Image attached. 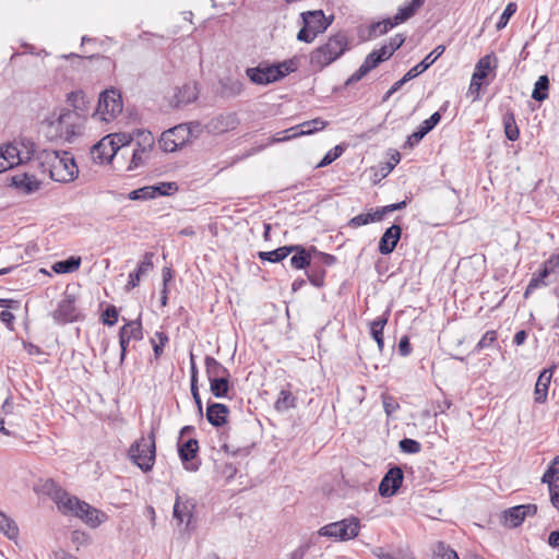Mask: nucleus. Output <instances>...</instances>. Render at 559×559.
I'll list each match as a JSON object with an SVG mask.
<instances>
[{
	"label": "nucleus",
	"instance_id": "obj_1",
	"mask_svg": "<svg viewBox=\"0 0 559 559\" xmlns=\"http://www.w3.org/2000/svg\"><path fill=\"white\" fill-rule=\"evenodd\" d=\"M47 492L52 496L56 501L58 509L66 515H74L81 519L91 527H97L102 524L105 516L104 513L99 512L96 508L90 506L87 502L80 500L79 498L69 495L61 488H59L53 480L49 479L45 484Z\"/></svg>",
	"mask_w": 559,
	"mask_h": 559
},
{
	"label": "nucleus",
	"instance_id": "obj_2",
	"mask_svg": "<svg viewBox=\"0 0 559 559\" xmlns=\"http://www.w3.org/2000/svg\"><path fill=\"white\" fill-rule=\"evenodd\" d=\"M37 159L53 181L71 182L79 175L78 165L70 152L43 150L37 154Z\"/></svg>",
	"mask_w": 559,
	"mask_h": 559
},
{
	"label": "nucleus",
	"instance_id": "obj_3",
	"mask_svg": "<svg viewBox=\"0 0 559 559\" xmlns=\"http://www.w3.org/2000/svg\"><path fill=\"white\" fill-rule=\"evenodd\" d=\"M45 122L46 136L51 141L72 142L82 132V117L69 109H63L56 118H48Z\"/></svg>",
	"mask_w": 559,
	"mask_h": 559
},
{
	"label": "nucleus",
	"instance_id": "obj_4",
	"mask_svg": "<svg viewBox=\"0 0 559 559\" xmlns=\"http://www.w3.org/2000/svg\"><path fill=\"white\" fill-rule=\"evenodd\" d=\"M348 49V38L344 33L332 35L328 41L311 52V64L323 68L338 59Z\"/></svg>",
	"mask_w": 559,
	"mask_h": 559
},
{
	"label": "nucleus",
	"instance_id": "obj_5",
	"mask_svg": "<svg viewBox=\"0 0 559 559\" xmlns=\"http://www.w3.org/2000/svg\"><path fill=\"white\" fill-rule=\"evenodd\" d=\"M155 456L156 447L153 432L135 441L129 449L130 460L145 473L152 471Z\"/></svg>",
	"mask_w": 559,
	"mask_h": 559
},
{
	"label": "nucleus",
	"instance_id": "obj_6",
	"mask_svg": "<svg viewBox=\"0 0 559 559\" xmlns=\"http://www.w3.org/2000/svg\"><path fill=\"white\" fill-rule=\"evenodd\" d=\"M360 530L359 520L355 516L330 523L319 530V535L349 540L358 536Z\"/></svg>",
	"mask_w": 559,
	"mask_h": 559
},
{
	"label": "nucleus",
	"instance_id": "obj_7",
	"mask_svg": "<svg viewBox=\"0 0 559 559\" xmlns=\"http://www.w3.org/2000/svg\"><path fill=\"white\" fill-rule=\"evenodd\" d=\"M121 94L116 88L106 90L99 96L98 106L94 116H99L104 121H110L122 111Z\"/></svg>",
	"mask_w": 559,
	"mask_h": 559
},
{
	"label": "nucleus",
	"instance_id": "obj_8",
	"mask_svg": "<svg viewBox=\"0 0 559 559\" xmlns=\"http://www.w3.org/2000/svg\"><path fill=\"white\" fill-rule=\"evenodd\" d=\"M190 138V129L186 124H178L164 131L158 141L159 147L167 153L181 148Z\"/></svg>",
	"mask_w": 559,
	"mask_h": 559
},
{
	"label": "nucleus",
	"instance_id": "obj_9",
	"mask_svg": "<svg viewBox=\"0 0 559 559\" xmlns=\"http://www.w3.org/2000/svg\"><path fill=\"white\" fill-rule=\"evenodd\" d=\"M195 500L193 498H183L179 495H177L175 504H174V511L173 515L174 519L177 521L178 525H185L186 531H191L194 528L192 525L193 518H194V511H195Z\"/></svg>",
	"mask_w": 559,
	"mask_h": 559
},
{
	"label": "nucleus",
	"instance_id": "obj_10",
	"mask_svg": "<svg viewBox=\"0 0 559 559\" xmlns=\"http://www.w3.org/2000/svg\"><path fill=\"white\" fill-rule=\"evenodd\" d=\"M52 318L58 324H66L81 319L80 311L75 307V297L66 294L59 301L57 309L52 312Z\"/></svg>",
	"mask_w": 559,
	"mask_h": 559
},
{
	"label": "nucleus",
	"instance_id": "obj_11",
	"mask_svg": "<svg viewBox=\"0 0 559 559\" xmlns=\"http://www.w3.org/2000/svg\"><path fill=\"white\" fill-rule=\"evenodd\" d=\"M537 512L536 504H520L503 511L501 514V523L510 528L518 527L523 523L525 518L533 516Z\"/></svg>",
	"mask_w": 559,
	"mask_h": 559
},
{
	"label": "nucleus",
	"instance_id": "obj_12",
	"mask_svg": "<svg viewBox=\"0 0 559 559\" xmlns=\"http://www.w3.org/2000/svg\"><path fill=\"white\" fill-rule=\"evenodd\" d=\"M143 338V329L140 320L127 322L119 331V344L121 348L120 362L124 361L128 344L131 340L141 341Z\"/></svg>",
	"mask_w": 559,
	"mask_h": 559
},
{
	"label": "nucleus",
	"instance_id": "obj_13",
	"mask_svg": "<svg viewBox=\"0 0 559 559\" xmlns=\"http://www.w3.org/2000/svg\"><path fill=\"white\" fill-rule=\"evenodd\" d=\"M120 146L107 135L94 144L91 148V155L95 163L104 164L109 163L117 154Z\"/></svg>",
	"mask_w": 559,
	"mask_h": 559
},
{
	"label": "nucleus",
	"instance_id": "obj_14",
	"mask_svg": "<svg viewBox=\"0 0 559 559\" xmlns=\"http://www.w3.org/2000/svg\"><path fill=\"white\" fill-rule=\"evenodd\" d=\"M404 479V474L401 467L393 466L391 467L385 475L383 476L380 485H379V493L382 497H391L396 493V491L402 486Z\"/></svg>",
	"mask_w": 559,
	"mask_h": 559
},
{
	"label": "nucleus",
	"instance_id": "obj_15",
	"mask_svg": "<svg viewBox=\"0 0 559 559\" xmlns=\"http://www.w3.org/2000/svg\"><path fill=\"white\" fill-rule=\"evenodd\" d=\"M282 72L278 71L274 64L263 66L247 69L248 78L255 84H269L281 80Z\"/></svg>",
	"mask_w": 559,
	"mask_h": 559
},
{
	"label": "nucleus",
	"instance_id": "obj_16",
	"mask_svg": "<svg viewBox=\"0 0 559 559\" xmlns=\"http://www.w3.org/2000/svg\"><path fill=\"white\" fill-rule=\"evenodd\" d=\"M325 126H326V121L322 120L321 118H316V119H312L309 121H305L298 126H295V127H292V128L285 130V133H287V135L284 136L283 139H278L277 141L295 139L300 135H310L319 130L324 129Z\"/></svg>",
	"mask_w": 559,
	"mask_h": 559
},
{
	"label": "nucleus",
	"instance_id": "obj_17",
	"mask_svg": "<svg viewBox=\"0 0 559 559\" xmlns=\"http://www.w3.org/2000/svg\"><path fill=\"white\" fill-rule=\"evenodd\" d=\"M288 249H290V254H293L289 259V264L293 269L302 270L313 264L311 246L305 248L301 245H289Z\"/></svg>",
	"mask_w": 559,
	"mask_h": 559
},
{
	"label": "nucleus",
	"instance_id": "obj_18",
	"mask_svg": "<svg viewBox=\"0 0 559 559\" xmlns=\"http://www.w3.org/2000/svg\"><path fill=\"white\" fill-rule=\"evenodd\" d=\"M301 17L304 25L317 35L323 33L330 26L333 19L328 20L322 10L302 12Z\"/></svg>",
	"mask_w": 559,
	"mask_h": 559
},
{
	"label": "nucleus",
	"instance_id": "obj_19",
	"mask_svg": "<svg viewBox=\"0 0 559 559\" xmlns=\"http://www.w3.org/2000/svg\"><path fill=\"white\" fill-rule=\"evenodd\" d=\"M402 235V227L393 224L386 228L379 240L378 250L381 254L388 255L394 251Z\"/></svg>",
	"mask_w": 559,
	"mask_h": 559
},
{
	"label": "nucleus",
	"instance_id": "obj_20",
	"mask_svg": "<svg viewBox=\"0 0 559 559\" xmlns=\"http://www.w3.org/2000/svg\"><path fill=\"white\" fill-rule=\"evenodd\" d=\"M40 185L36 176L28 173H19L11 177V186L25 194L38 191Z\"/></svg>",
	"mask_w": 559,
	"mask_h": 559
},
{
	"label": "nucleus",
	"instance_id": "obj_21",
	"mask_svg": "<svg viewBox=\"0 0 559 559\" xmlns=\"http://www.w3.org/2000/svg\"><path fill=\"white\" fill-rule=\"evenodd\" d=\"M229 408L222 403H209L206 409V419L214 427H222L227 423Z\"/></svg>",
	"mask_w": 559,
	"mask_h": 559
},
{
	"label": "nucleus",
	"instance_id": "obj_22",
	"mask_svg": "<svg viewBox=\"0 0 559 559\" xmlns=\"http://www.w3.org/2000/svg\"><path fill=\"white\" fill-rule=\"evenodd\" d=\"M380 63L382 62L379 60V57L372 50L370 53L367 55L359 69L347 79L345 85H352L360 81L371 70L376 69Z\"/></svg>",
	"mask_w": 559,
	"mask_h": 559
},
{
	"label": "nucleus",
	"instance_id": "obj_23",
	"mask_svg": "<svg viewBox=\"0 0 559 559\" xmlns=\"http://www.w3.org/2000/svg\"><path fill=\"white\" fill-rule=\"evenodd\" d=\"M153 252H146L138 269L129 274V281L126 285L127 290L136 287L141 281V276L153 269Z\"/></svg>",
	"mask_w": 559,
	"mask_h": 559
},
{
	"label": "nucleus",
	"instance_id": "obj_24",
	"mask_svg": "<svg viewBox=\"0 0 559 559\" xmlns=\"http://www.w3.org/2000/svg\"><path fill=\"white\" fill-rule=\"evenodd\" d=\"M555 367H551L549 369H544L535 384V391H534V400L536 403L543 404L547 400V393L549 389V384L552 377V370Z\"/></svg>",
	"mask_w": 559,
	"mask_h": 559
},
{
	"label": "nucleus",
	"instance_id": "obj_25",
	"mask_svg": "<svg viewBox=\"0 0 559 559\" xmlns=\"http://www.w3.org/2000/svg\"><path fill=\"white\" fill-rule=\"evenodd\" d=\"M199 95L197 83L190 82L186 83L182 87L178 90V92L175 94V106L176 107H182L188 104L193 103Z\"/></svg>",
	"mask_w": 559,
	"mask_h": 559
},
{
	"label": "nucleus",
	"instance_id": "obj_26",
	"mask_svg": "<svg viewBox=\"0 0 559 559\" xmlns=\"http://www.w3.org/2000/svg\"><path fill=\"white\" fill-rule=\"evenodd\" d=\"M445 47L442 45L437 46L423 61L408 70L409 78H416L425 72L433 62L444 52Z\"/></svg>",
	"mask_w": 559,
	"mask_h": 559
},
{
	"label": "nucleus",
	"instance_id": "obj_27",
	"mask_svg": "<svg viewBox=\"0 0 559 559\" xmlns=\"http://www.w3.org/2000/svg\"><path fill=\"white\" fill-rule=\"evenodd\" d=\"M239 121L237 115L234 112L219 115L211 121V128L214 132L224 133L229 130H234L238 126Z\"/></svg>",
	"mask_w": 559,
	"mask_h": 559
},
{
	"label": "nucleus",
	"instance_id": "obj_28",
	"mask_svg": "<svg viewBox=\"0 0 559 559\" xmlns=\"http://www.w3.org/2000/svg\"><path fill=\"white\" fill-rule=\"evenodd\" d=\"M204 365L207 380L230 377L229 370L212 356L205 357Z\"/></svg>",
	"mask_w": 559,
	"mask_h": 559
},
{
	"label": "nucleus",
	"instance_id": "obj_29",
	"mask_svg": "<svg viewBox=\"0 0 559 559\" xmlns=\"http://www.w3.org/2000/svg\"><path fill=\"white\" fill-rule=\"evenodd\" d=\"M2 154L4 155L3 162L9 165V169L24 163L23 151L19 147L17 142L2 147Z\"/></svg>",
	"mask_w": 559,
	"mask_h": 559
},
{
	"label": "nucleus",
	"instance_id": "obj_30",
	"mask_svg": "<svg viewBox=\"0 0 559 559\" xmlns=\"http://www.w3.org/2000/svg\"><path fill=\"white\" fill-rule=\"evenodd\" d=\"M425 0H412L411 3L399 9L392 19L396 25L403 23L415 15L418 9L424 4Z\"/></svg>",
	"mask_w": 559,
	"mask_h": 559
},
{
	"label": "nucleus",
	"instance_id": "obj_31",
	"mask_svg": "<svg viewBox=\"0 0 559 559\" xmlns=\"http://www.w3.org/2000/svg\"><path fill=\"white\" fill-rule=\"evenodd\" d=\"M229 378L230 377H222L209 380L210 391L216 399H224L228 396V392L231 389Z\"/></svg>",
	"mask_w": 559,
	"mask_h": 559
},
{
	"label": "nucleus",
	"instance_id": "obj_32",
	"mask_svg": "<svg viewBox=\"0 0 559 559\" xmlns=\"http://www.w3.org/2000/svg\"><path fill=\"white\" fill-rule=\"evenodd\" d=\"M68 103L74 108L73 111L82 117L88 109L90 100L82 91H73L68 94Z\"/></svg>",
	"mask_w": 559,
	"mask_h": 559
},
{
	"label": "nucleus",
	"instance_id": "obj_33",
	"mask_svg": "<svg viewBox=\"0 0 559 559\" xmlns=\"http://www.w3.org/2000/svg\"><path fill=\"white\" fill-rule=\"evenodd\" d=\"M551 273V267L547 265H543V267L538 271V273H534L524 293V297L527 298L528 295L537 289L540 286L546 285L545 278Z\"/></svg>",
	"mask_w": 559,
	"mask_h": 559
},
{
	"label": "nucleus",
	"instance_id": "obj_34",
	"mask_svg": "<svg viewBox=\"0 0 559 559\" xmlns=\"http://www.w3.org/2000/svg\"><path fill=\"white\" fill-rule=\"evenodd\" d=\"M289 254L290 249H288V246H283L272 251H260L258 257L261 261L277 263L286 259Z\"/></svg>",
	"mask_w": 559,
	"mask_h": 559
},
{
	"label": "nucleus",
	"instance_id": "obj_35",
	"mask_svg": "<svg viewBox=\"0 0 559 559\" xmlns=\"http://www.w3.org/2000/svg\"><path fill=\"white\" fill-rule=\"evenodd\" d=\"M81 265L80 257H70L66 260L58 261L52 265V270L57 274H68L76 271Z\"/></svg>",
	"mask_w": 559,
	"mask_h": 559
},
{
	"label": "nucleus",
	"instance_id": "obj_36",
	"mask_svg": "<svg viewBox=\"0 0 559 559\" xmlns=\"http://www.w3.org/2000/svg\"><path fill=\"white\" fill-rule=\"evenodd\" d=\"M388 322L385 317H379L370 323V332L373 340L377 342L378 348L380 352L383 350L384 342H383V329Z\"/></svg>",
	"mask_w": 559,
	"mask_h": 559
},
{
	"label": "nucleus",
	"instance_id": "obj_37",
	"mask_svg": "<svg viewBox=\"0 0 559 559\" xmlns=\"http://www.w3.org/2000/svg\"><path fill=\"white\" fill-rule=\"evenodd\" d=\"M394 26H396V24L390 17L384 19L379 22H373L370 24V26L368 28V38L370 39V38L381 36L383 34L388 33Z\"/></svg>",
	"mask_w": 559,
	"mask_h": 559
},
{
	"label": "nucleus",
	"instance_id": "obj_38",
	"mask_svg": "<svg viewBox=\"0 0 559 559\" xmlns=\"http://www.w3.org/2000/svg\"><path fill=\"white\" fill-rule=\"evenodd\" d=\"M199 450V443L197 439H189L182 444H179L178 452L180 460L186 463L194 459Z\"/></svg>",
	"mask_w": 559,
	"mask_h": 559
},
{
	"label": "nucleus",
	"instance_id": "obj_39",
	"mask_svg": "<svg viewBox=\"0 0 559 559\" xmlns=\"http://www.w3.org/2000/svg\"><path fill=\"white\" fill-rule=\"evenodd\" d=\"M559 455L555 456L548 466L547 471L544 473L542 477V483L547 484L548 488L550 486H557L559 480Z\"/></svg>",
	"mask_w": 559,
	"mask_h": 559
},
{
	"label": "nucleus",
	"instance_id": "obj_40",
	"mask_svg": "<svg viewBox=\"0 0 559 559\" xmlns=\"http://www.w3.org/2000/svg\"><path fill=\"white\" fill-rule=\"evenodd\" d=\"M549 79L547 75H540L535 83L532 98L536 102H543L548 97Z\"/></svg>",
	"mask_w": 559,
	"mask_h": 559
},
{
	"label": "nucleus",
	"instance_id": "obj_41",
	"mask_svg": "<svg viewBox=\"0 0 559 559\" xmlns=\"http://www.w3.org/2000/svg\"><path fill=\"white\" fill-rule=\"evenodd\" d=\"M222 83V96L223 97H235L238 96L242 90L243 84L239 80L226 79Z\"/></svg>",
	"mask_w": 559,
	"mask_h": 559
},
{
	"label": "nucleus",
	"instance_id": "obj_42",
	"mask_svg": "<svg viewBox=\"0 0 559 559\" xmlns=\"http://www.w3.org/2000/svg\"><path fill=\"white\" fill-rule=\"evenodd\" d=\"M0 532L10 539H14L19 535V527L16 523L3 512H0Z\"/></svg>",
	"mask_w": 559,
	"mask_h": 559
},
{
	"label": "nucleus",
	"instance_id": "obj_43",
	"mask_svg": "<svg viewBox=\"0 0 559 559\" xmlns=\"http://www.w3.org/2000/svg\"><path fill=\"white\" fill-rule=\"evenodd\" d=\"M296 406V397L288 390H282L278 394V397L275 402V408L278 412H286L289 408H294Z\"/></svg>",
	"mask_w": 559,
	"mask_h": 559
},
{
	"label": "nucleus",
	"instance_id": "obj_44",
	"mask_svg": "<svg viewBox=\"0 0 559 559\" xmlns=\"http://www.w3.org/2000/svg\"><path fill=\"white\" fill-rule=\"evenodd\" d=\"M504 133L508 140L515 141L519 139L520 131L515 122L513 112H507L503 116Z\"/></svg>",
	"mask_w": 559,
	"mask_h": 559
},
{
	"label": "nucleus",
	"instance_id": "obj_45",
	"mask_svg": "<svg viewBox=\"0 0 559 559\" xmlns=\"http://www.w3.org/2000/svg\"><path fill=\"white\" fill-rule=\"evenodd\" d=\"M491 69V56L486 55L483 58H480L479 61L476 63L473 76L474 79L484 80L487 78Z\"/></svg>",
	"mask_w": 559,
	"mask_h": 559
},
{
	"label": "nucleus",
	"instance_id": "obj_46",
	"mask_svg": "<svg viewBox=\"0 0 559 559\" xmlns=\"http://www.w3.org/2000/svg\"><path fill=\"white\" fill-rule=\"evenodd\" d=\"M306 271L309 282L316 287H322L324 284L325 271L316 266V262Z\"/></svg>",
	"mask_w": 559,
	"mask_h": 559
},
{
	"label": "nucleus",
	"instance_id": "obj_47",
	"mask_svg": "<svg viewBox=\"0 0 559 559\" xmlns=\"http://www.w3.org/2000/svg\"><path fill=\"white\" fill-rule=\"evenodd\" d=\"M449 106V102H445L439 111L433 112L428 119L420 123V128L428 134L441 120V111H445Z\"/></svg>",
	"mask_w": 559,
	"mask_h": 559
},
{
	"label": "nucleus",
	"instance_id": "obj_48",
	"mask_svg": "<svg viewBox=\"0 0 559 559\" xmlns=\"http://www.w3.org/2000/svg\"><path fill=\"white\" fill-rule=\"evenodd\" d=\"M435 559H459L455 550L451 549L444 543L439 542L433 549Z\"/></svg>",
	"mask_w": 559,
	"mask_h": 559
},
{
	"label": "nucleus",
	"instance_id": "obj_49",
	"mask_svg": "<svg viewBox=\"0 0 559 559\" xmlns=\"http://www.w3.org/2000/svg\"><path fill=\"white\" fill-rule=\"evenodd\" d=\"M155 143L154 135L147 130H138L136 132V146L143 150L152 151Z\"/></svg>",
	"mask_w": 559,
	"mask_h": 559
},
{
	"label": "nucleus",
	"instance_id": "obj_50",
	"mask_svg": "<svg viewBox=\"0 0 559 559\" xmlns=\"http://www.w3.org/2000/svg\"><path fill=\"white\" fill-rule=\"evenodd\" d=\"M151 151L143 150V147L136 146L133 150L132 158L129 165V169H135L140 166H143L145 160L147 159Z\"/></svg>",
	"mask_w": 559,
	"mask_h": 559
},
{
	"label": "nucleus",
	"instance_id": "obj_51",
	"mask_svg": "<svg viewBox=\"0 0 559 559\" xmlns=\"http://www.w3.org/2000/svg\"><path fill=\"white\" fill-rule=\"evenodd\" d=\"M311 250L313 251L312 262H316V266H319V265L331 266L336 261V258L334 255L324 253V252H320V251H318V249L314 246H311Z\"/></svg>",
	"mask_w": 559,
	"mask_h": 559
},
{
	"label": "nucleus",
	"instance_id": "obj_52",
	"mask_svg": "<svg viewBox=\"0 0 559 559\" xmlns=\"http://www.w3.org/2000/svg\"><path fill=\"white\" fill-rule=\"evenodd\" d=\"M168 336L164 332H156L154 334V337L151 340L154 350L155 358H159V356L163 354L165 345L168 343Z\"/></svg>",
	"mask_w": 559,
	"mask_h": 559
},
{
	"label": "nucleus",
	"instance_id": "obj_53",
	"mask_svg": "<svg viewBox=\"0 0 559 559\" xmlns=\"http://www.w3.org/2000/svg\"><path fill=\"white\" fill-rule=\"evenodd\" d=\"M156 197V188L152 186L133 190L129 193L130 200H150Z\"/></svg>",
	"mask_w": 559,
	"mask_h": 559
},
{
	"label": "nucleus",
	"instance_id": "obj_54",
	"mask_svg": "<svg viewBox=\"0 0 559 559\" xmlns=\"http://www.w3.org/2000/svg\"><path fill=\"white\" fill-rule=\"evenodd\" d=\"M344 152V147L342 145H336L323 156L320 163L317 165V168L325 167L332 164L335 159H337Z\"/></svg>",
	"mask_w": 559,
	"mask_h": 559
},
{
	"label": "nucleus",
	"instance_id": "obj_55",
	"mask_svg": "<svg viewBox=\"0 0 559 559\" xmlns=\"http://www.w3.org/2000/svg\"><path fill=\"white\" fill-rule=\"evenodd\" d=\"M516 3L509 2L507 7L504 8L496 27L498 31L504 28L510 20V17L516 12Z\"/></svg>",
	"mask_w": 559,
	"mask_h": 559
},
{
	"label": "nucleus",
	"instance_id": "obj_56",
	"mask_svg": "<svg viewBox=\"0 0 559 559\" xmlns=\"http://www.w3.org/2000/svg\"><path fill=\"white\" fill-rule=\"evenodd\" d=\"M19 147L23 151L24 163L29 160L36 152V144L29 139H23L17 142Z\"/></svg>",
	"mask_w": 559,
	"mask_h": 559
},
{
	"label": "nucleus",
	"instance_id": "obj_57",
	"mask_svg": "<svg viewBox=\"0 0 559 559\" xmlns=\"http://www.w3.org/2000/svg\"><path fill=\"white\" fill-rule=\"evenodd\" d=\"M400 449L404 453L415 454L418 453L421 450V444L409 438H404L399 443Z\"/></svg>",
	"mask_w": 559,
	"mask_h": 559
},
{
	"label": "nucleus",
	"instance_id": "obj_58",
	"mask_svg": "<svg viewBox=\"0 0 559 559\" xmlns=\"http://www.w3.org/2000/svg\"><path fill=\"white\" fill-rule=\"evenodd\" d=\"M118 317L117 308L115 306H108L102 314V320L104 324L112 326L117 323Z\"/></svg>",
	"mask_w": 559,
	"mask_h": 559
},
{
	"label": "nucleus",
	"instance_id": "obj_59",
	"mask_svg": "<svg viewBox=\"0 0 559 559\" xmlns=\"http://www.w3.org/2000/svg\"><path fill=\"white\" fill-rule=\"evenodd\" d=\"M497 340V332L491 330L487 331L476 345L477 350L490 347Z\"/></svg>",
	"mask_w": 559,
	"mask_h": 559
},
{
	"label": "nucleus",
	"instance_id": "obj_60",
	"mask_svg": "<svg viewBox=\"0 0 559 559\" xmlns=\"http://www.w3.org/2000/svg\"><path fill=\"white\" fill-rule=\"evenodd\" d=\"M426 131L423 130L420 127L415 131L413 132L411 135H408L405 144H404V148H413L416 144H418L426 135Z\"/></svg>",
	"mask_w": 559,
	"mask_h": 559
},
{
	"label": "nucleus",
	"instance_id": "obj_61",
	"mask_svg": "<svg viewBox=\"0 0 559 559\" xmlns=\"http://www.w3.org/2000/svg\"><path fill=\"white\" fill-rule=\"evenodd\" d=\"M71 542L76 546V549H79L81 546H85L90 543V536L83 531L75 530L71 533Z\"/></svg>",
	"mask_w": 559,
	"mask_h": 559
},
{
	"label": "nucleus",
	"instance_id": "obj_62",
	"mask_svg": "<svg viewBox=\"0 0 559 559\" xmlns=\"http://www.w3.org/2000/svg\"><path fill=\"white\" fill-rule=\"evenodd\" d=\"M372 555L377 557L378 559H415L412 556L402 555L400 557H395L393 554L386 551L382 547H376L372 549Z\"/></svg>",
	"mask_w": 559,
	"mask_h": 559
},
{
	"label": "nucleus",
	"instance_id": "obj_63",
	"mask_svg": "<svg viewBox=\"0 0 559 559\" xmlns=\"http://www.w3.org/2000/svg\"><path fill=\"white\" fill-rule=\"evenodd\" d=\"M274 67L277 68L278 71L282 72L281 79H283L287 74L296 71V69H297V64H296V62L293 59L285 60L283 62L277 63V64H274Z\"/></svg>",
	"mask_w": 559,
	"mask_h": 559
},
{
	"label": "nucleus",
	"instance_id": "obj_64",
	"mask_svg": "<svg viewBox=\"0 0 559 559\" xmlns=\"http://www.w3.org/2000/svg\"><path fill=\"white\" fill-rule=\"evenodd\" d=\"M382 403L384 412L388 416H391L400 407L395 399L389 395L382 396Z\"/></svg>",
	"mask_w": 559,
	"mask_h": 559
}]
</instances>
